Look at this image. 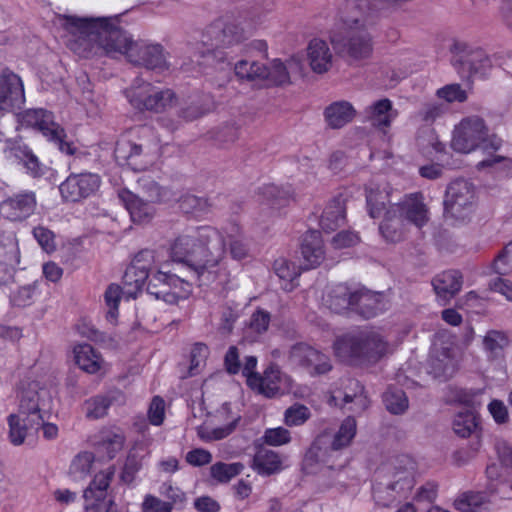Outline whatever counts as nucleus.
<instances>
[{
	"label": "nucleus",
	"mask_w": 512,
	"mask_h": 512,
	"mask_svg": "<svg viewBox=\"0 0 512 512\" xmlns=\"http://www.w3.org/2000/svg\"><path fill=\"white\" fill-rule=\"evenodd\" d=\"M58 24L67 32V45L83 58L105 54L124 55L131 63L148 69H164L166 60L158 44L133 41L118 25L117 17H77L61 15Z\"/></svg>",
	"instance_id": "1"
},
{
	"label": "nucleus",
	"mask_w": 512,
	"mask_h": 512,
	"mask_svg": "<svg viewBox=\"0 0 512 512\" xmlns=\"http://www.w3.org/2000/svg\"><path fill=\"white\" fill-rule=\"evenodd\" d=\"M169 254L173 262L188 267L200 285H208L216 279L225 244L212 226L188 227L171 242Z\"/></svg>",
	"instance_id": "2"
},
{
	"label": "nucleus",
	"mask_w": 512,
	"mask_h": 512,
	"mask_svg": "<svg viewBox=\"0 0 512 512\" xmlns=\"http://www.w3.org/2000/svg\"><path fill=\"white\" fill-rule=\"evenodd\" d=\"M501 146L502 140L495 135H489L484 121L477 116L462 119L455 126L451 140V147L459 153L468 154L477 148L481 149L484 158L477 163L478 170L492 168L494 171L510 175L512 159L495 155Z\"/></svg>",
	"instance_id": "3"
},
{
	"label": "nucleus",
	"mask_w": 512,
	"mask_h": 512,
	"mask_svg": "<svg viewBox=\"0 0 512 512\" xmlns=\"http://www.w3.org/2000/svg\"><path fill=\"white\" fill-rule=\"evenodd\" d=\"M334 354L350 364H370L390 352V346L378 331H360L338 337L333 345Z\"/></svg>",
	"instance_id": "4"
},
{
	"label": "nucleus",
	"mask_w": 512,
	"mask_h": 512,
	"mask_svg": "<svg viewBox=\"0 0 512 512\" xmlns=\"http://www.w3.org/2000/svg\"><path fill=\"white\" fill-rule=\"evenodd\" d=\"M129 103L138 110L156 113L165 112L175 106L176 94L171 89H161L141 78H136L125 90Z\"/></svg>",
	"instance_id": "5"
},
{
	"label": "nucleus",
	"mask_w": 512,
	"mask_h": 512,
	"mask_svg": "<svg viewBox=\"0 0 512 512\" xmlns=\"http://www.w3.org/2000/svg\"><path fill=\"white\" fill-rule=\"evenodd\" d=\"M18 120L23 127L41 132L62 153L67 155L75 154L76 148L74 144L66 140L65 130L55 122L51 112L42 108L28 109L18 115Z\"/></svg>",
	"instance_id": "6"
},
{
	"label": "nucleus",
	"mask_w": 512,
	"mask_h": 512,
	"mask_svg": "<svg viewBox=\"0 0 512 512\" xmlns=\"http://www.w3.org/2000/svg\"><path fill=\"white\" fill-rule=\"evenodd\" d=\"M476 203L475 186L467 180H455L446 189L444 198L445 218L454 222H465L474 213Z\"/></svg>",
	"instance_id": "7"
},
{
	"label": "nucleus",
	"mask_w": 512,
	"mask_h": 512,
	"mask_svg": "<svg viewBox=\"0 0 512 512\" xmlns=\"http://www.w3.org/2000/svg\"><path fill=\"white\" fill-rule=\"evenodd\" d=\"M356 429V420L349 416L341 423L329 446H327L328 439L326 435L318 436L305 454V467L308 469L317 463L328 464L334 453L350 445L356 435Z\"/></svg>",
	"instance_id": "8"
},
{
	"label": "nucleus",
	"mask_w": 512,
	"mask_h": 512,
	"mask_svg": "<svg viewBox=\"0 0 512 512\" xmlns=\"http://www.w3.org/2000/svg\"><path fill=\"white\" fill-rule=\"evenodd\" d=\"M149 278V274L145 269L131 266L126 269L123 276L124 289L117 284H111L105 291L104 300L108 307L106 318L114 324L118 318V306L121 300V295L124 294L128 299L136 298Z\"/></svg>",
	"instance_id": "9"
},
{
	"label": "nucleus",
	"mask_w": 512,
	"mask_h": 512,
	"mask_svg": "<svg viewBox=\"0 0 512 512\" xmlns=\"http://www.w3.org/2000/svg\"><path fill=\"white\" fill-rule=\"evenodd\" d=\"M51 405V390L37 381H32L21 391L18 412L26 416L31 426H38Z\"/></svg>",
	"instance_id": "10"
},
{
	"label": "nucleus",
	"mask_w": 512,
	"mask_h": 512,
	"mask_svg": "<svg viewBox=\"0 0 512 512\" xmlns=\"http://www.w3.org/2000/svg\"><path fill=\"white\" fill-rule=\"evenodd\" d=\"M147 291L156 299L174 304L180 299L187 298L192 289L188 281L181 279L175 274H170L164 270V267H161V269L150 276Z\"/></svg>",
	"instance_id": "11"
},
{
	"label": "nucleus",
	"mask_w": 512,
	"mask_h": 512,
	"mask_svg": "<svg viewBox=\"0 0 512 512\" xmlns=\"http://www.w3.org/2000/svg\"><path fill=\"white\" fill-rule=\"evenodd\" d=\"M461 353L452 340L437 337L432 345L429 357V373L434 378L447 380L459 367Z\"/></svg>",
	"instance_id": "12"
},
{
	"label": "nucleus",
	"mask_w": 512,
	"mask_h": 512,
	"mask_svg": "<svg viewBox=\"0 0 512 512\" xmlns=\"http://www.w3.org/2000/svg\"><path fill=\"white\" fill-rule=\"evenodd\" d=\"M249 387L267 398L293 392V379L277 366H268L262 375L250 376Z\"/></svg>",
	"instance_id": "13"
},
{
	"label": "nucleus",
	"mask_w": 512,
	"mask_h": 512,
	"mask_svg": "<svg viewBox=\"0 0 512 512\" xmlns=\"http://www.w3.org/2000/svg\"><path fill=\"white\" fill-rule=\"evenodd\" d=\"M98 174L91 172L72 173L63 181L59 190L66 201L76 202L92 196L100 187Z\"/></svg>",
	"instance_id": "14"
},
{
	"label": "nucleus",
	"mask_w": 512,
	"mask_h": 512,
	"mask_svg": "<svg viewBox=\"0 0 512 512\" xmlns=\"http://www.w3.org/2000/svg\"><path fill=\"white\" fill-rule=\"evenodd\" d=\"M25 103L24 84L9 68L0 71V111L14 112Z\"/></svg>",
	"instance_id": "15"
},
{
	"label": "nucleus",
	"mask_w": 512,
	"mask_h": 512,
	"mask_svg": "<svg viewBox=\"0 0 512 512\" xmlns=\"http://www.w3.org/2000/svg\"><path fill=\"white\" fill-rule=\"evenodd\" d=\"M390 208L395 209L403 221H407L419 229L429 221V210L421 193L405 195L401 202Z\"/></svg>",
	"instance_id": "16"
},
{
	"label": "nucleus",
	"mask_w": 512,
	"mask_h": 512,
	"mask_svg": "<svg viewBox=\"0 0 512 512\" xmlns=\"http://www.w3.org/2000/svg\"><path fill=\"white\" fill-rule=\"evenodd\" d=\"M218 231L225 244V253L229 251L232 259L241 261L249 257L250 247L238 223L228 222Z\"/></svg>",
	"instance_id": "17"
},
{
	"label": "nucleus",
	"mask_w": 512,
	"mask_h": 512,
	"mask_svg": "<svg viewBox=\"0 0 512 512\" xmlns=\"http://www.w3.org/2000/svg\"><path fill=\"white\" fill-rule=\"evenodd\" d=\"M330 401L342 407L350 404L348 410L354 413H361L369 406V399L363 386L355 379H348L344 391H335Z\"/></svg>",
	"instance_id": "18"
},
{
	"label": "nucleus",
	"mask_w": 512,
	"mask_h": 512,
	"mask_svg": "<svg viewBox=\"0 0 512 512\" xmlns=\"http://www.w3.org/2000/svg\"><path fill=\"white\" fill-rule=\"evenodd\" d=\"M306 58L310 69L315 74H325L331 70L334 63V54L327 41L313 38L306 48Z\"/></svg>",
	"instance_id": "19"
},
{
	"label": "nucleus",
	"mask_w": 512,
	"mask_h": 512,
	"mask_svg": "<svg viewBox=\"0 0 512 512\" xmlns=\"http://www.w3.org/2000/svg\"><path fill=\"white\" fill-rule=\"evenodd\" d=\"M115 156L128 162L134 170H146L157 158L156 153L144 152L143 146L122 139L117 142Z\"/></svg>",
	"instance_id": "20"
},
{
	"label": "nucleus",
	"mask_w": 512,
	"mask_h": 512,
	"mask_svg": "<svg viewBox=\"0 0 512 512\" xmlns=\"http://www.w3.org/2000/svg\"><path fill=\"white\" fill-rule=\"evenodd\" d=\"M36 207V197L31 191H24L4 200L0 212L11 221H21L33 214Z\"/></svg>",
	"instance_id": "21"
},
{
	"label": "nucleus",
	"mask_w": 512,
	"mask_h": 512,
	"mask_svg": "<svg viewBox=\"0 0 512 512\" xmlns=\"http://www.w3.org/2000/svg\"><path fill=\"white\" fill-rule=\"evenodd\" d=\"M415 469L416 465L412 458L405 455L398 457L390 472L391 480L388 488L398 493L410 491L415 482Z\"/></svg>",
	"instance_id": "22"
},
{
	"label": "nucleus",
	"mask_w": 512,
	"mask_h": 512,
	"mask_svg": "<svg viewBox=\"0 0 512 512\" xmlns=\"http://www.w3.org/2000/svg\"><path fill=\"white\" fill-rule=\"evenodd\" d=\"M73 357L75 364L88 374H105L109 369L100 352L90 344L82 343L75 345Z\"/></svg>",
	"instance_id": "23"
},
{
	"label": "nucleus",
	"mask_w": 512,
	"mask_h": 512,
	"mask_svg": "<svg viewBox=\"0 0 512 512\" xmlns=\"http://www.w3.org/2000/svg\"><path fill=\"white\" fill-rule=\"evenodd\" d=\"M301 255L303 269L319 266L325 258L324 244L319 231L309 230L301 238Z\"/></svg>",
	"instance_id": "24"
},
{
	"label": "nucleus",
	"mask_w": 512,
	"mask_h": 512,
	"mask_svg": "<svg viewBox=\"0 0 512 512\" xmlns=\"http://www.w3.org/2000/svg\"><path fill=\"white\" fill-rule=\"evenodd\" d=\"M493 69L491 58L483 50H474L467 54L460 62L458 71L462 77L486 78Z\"/></svg>",
	"instance_id": "25"
},
{
	"label": "nucleus",
	"mask_w": 512,
	"mask_h": 512,
	"mask_svg": "<svg viewBox=\"0 0 512 512\" xmlns=\"http://www.w3.org/2000/svg\"><path fill=\"white\" fill-rule=\"evenodd\" d=\"M20 262L18 244L13 237L0 241V286L11 283Z\"/></svg>",
	"instance_id": "26"
},
{
	"label": "nucleus",
	"mask_w": 512,
	"mask_h": 512,
	"mask_svg": "<svg viewBox=\"0 0 512 512\" xmlns=\"http://www.w3.org/2000/svg\"><path fill=\"white\" fill-rule=\"evenodd\" d=\"M365 119L375 128L385 130L391 126L398 117V111L388 98L372 102L364 110Z\"/></svg>",
	"instance_id": "27"
},
{
	"label": "nucleus",
	"mask_w": 512,
	"mask_h": 512,
	"mask_svg": "<svg viewBox=\"0 0 512 512\" xmlns=\"http://www.w3.org/2000/svg\"><path fill=\"white\" fill-rule=\"evenodd\" d=\"M356 114L355 107L346 100L334 101L323 111L325 123L331 129L343 128L354 120Z\"/></svg>",
	"instance_id": "28"
},
{
	"label": "nucleus",
	"mask_w": 512,
	"mask_h": 512,
	"mask_svg": "<svg viewBox=\"0 0 512 512\" xmlns=\"http://www.w3.org/2000/svg\"><path fill=\"white\" fill-rule=\"evenodd\" d=\"M352 299H354L355 302L352 306V311L360 314L364 318H372L385 308L383 296L365 288L354 290Z\"/></svg>",
	"instance_id": "29"
},
{
	"label": "nucleus",
	"mask_w": 512,
	"mask_h": 512,
	"mask_svg": "<svg viewBox=\"0 0 512 512\" xmlns=\"http://www.w3.org/2000/svg\"><path fill=\"white\" fill-rule=\"evenodd\" d=\"M301 72V58L297 55H293L285 65L281 60L275 59L271 62L270 66L265 65V75L263 81L267 85H283L290 81L289 71Z\"/></svg>",
	"instance_id": "30"
},
{
	"label": "nucleus",
	"mask_w": 512,
	"mask_h": 512,
	"mask_svg": "<svg viewBox=\"0 0 512 512\" xmlns=\"http://www.w3.org/2000/svg\"><path fill=\"white\" fill-rule=\"evenodd\" d=\"M119 200L123 203L134 223L149 221L154 215V207L150 202L143 201L128 190L119 192Z\"/></svg>",
	"instance_id": "31"
},
{
	"label": "nucleus",
	"mask_w": 512,
	"mask_h": 512,
	"mask_svg": "<svg viewBox=\"0 0 512 512\" xmlns=\"http://www.w3.org/2000/svg\"><path fill=\"white\" fill-rule=\"evenodd\" d=\"M352 296H354V290L352 291L347 285L340 283L329 288L323 301L331 311L343 313L348 310L352 311V306L355 304Z\"/></svg>",
	"instance_id": "32"
},
{
	"label": "nucleus",
	"mask_w": 512,
	"mask_h": 512,
	"mask_svg": "<svg viewBox=\"0 0 512 512\" xmlns=\"http://www.w3.org/2000/svg\"><path fill=\"white\" fill-rule=\"evenodd\" d=\"M116 468L110 465L96 473L84 491L85 499H114L108 492L110 484L115 476Z\"/></svg>",
	"instance_id": "33"
},
{
	"label": "nucleus",
	"mask_w": 512,
	"mask_h": 512,
	"mask_svg": "<svg viewBox=\"0 0 512 512\" xmlns=\"http://www.w3.org/2000/svg\"><path fill=\"white\" fill-rule=\"evenodd\" d=\"M251 468L261 476H270L281 472L284 466L277 452L260 448L253 457Z\"/></svg>",
	"instance_id": "34"
},
{
	"label": "nucleus",
	"mask_w": 512,
	"mask_h": 512,
	"mask_svg": "<svg viewBox=\"0 0 512 512\" xmlns=\"http://www.w3.org/2000/svg\"><path fill=\"white\" fill-rule=\"evenodd\" d=\"M253 24L254 20L252 17L249 19L247 17H241V19L226 22L221 33V45L231 46L241 43L248 37L253 28Z\"/></svg>",
	"instance_id": "35"
},
{
	"label": "nucleus",
	"mask_w": 512,
	"mask_h": 512,
	"mask_svg": "<svg viewBox=\"0 0 512 512\" xmlns=\"http://www.w3.org/2000/svg\"><path fill=\"white\" fill-rule=\"evenodd\" d=\"M462 284V275L457 270L444 271L432 281L436 294L444 300L454 297L461 290Z\"/></svg>",
	"instance_id": "36"
},
{
	"label": "nucleus",
	"mask_w": 512,
	"mask_h": 512,
	"mask_svg": "<svg viewBox=\"0 0 512 512\" xmlns=\"http://www.w3.org/2000/svg\"><path fill=\"white\" fill-rule=\"evenodd\" d=\"M379 231L385 241L396 243L404 239L407 228L403 219L397 215L396 210L389 208L385 212Z\"/></svg>",
	"instance_id": "37"
},
{
	"label": "nucleus",
	"mask_w": 512,
	"mask_h": 512,
	"mask_svg": "<svg viewBox=\"0 0 512 512\" xmlns=\"http://www.w3.org/2000/svg\"><path fill=\"white\" fill-rule=\"evenodd\" d=\"M345 222V204L341 197L334 198L324 208L319 225L326 232L334 231Z\"/></svg>",
	"instance_id": "38"
},
{
	"label": "nucleus",
	"mask_w": 512,
	"mask_h": 512,
	"mask_svg": "<svg viewBox=\"0 0 512 512\" xmlns=\"http://www.w3.org/2000/svg\"><path fill=\"white\" fill-rule=\"evenodd\" d=\"M366 202L369 215L378 218L386 210L389 199V186L387 184L370 183L366 188Z\"/></svg>",
	"instance_id": "39"
},
{
	"label": "nucleus",
	"mask_w": 512,
	"mask_h": 512,
	"mask_svg": "<svg viewBox=\"0 0 512 512\" xmlns=\"http://www.w3.org/2000/svg\"><path fill=\"white\" fill-rule=\"evenodd\" d=\"M302 266L296 265L295 262L285 258H277L273 263V271L281 281V287L286 291H291L297 285V278L300 276Z\"/></svg>",
	"instance_id": "40"
},
{
	"label": "nucleus",
	"mask_w": 512,
	"mask_h": 512,
	"mask_svg": "<svg viewBox=\"0 0 512 512\" xmlns=\"http://www.w3.org/2000/svg\"><path fill=\"white\" fill-rule=\"evenodd\" d=\"M122 396L120 391H111L105 395H97L86 400L84 403L86 417L91 419L104 417L111 404Z\"/></svg>",
	"instance_id": "41"
},
{
	"label": "nucleus",
	"mask_w": 512,
	"mask_h": 512,
	"mask_svg": "<svg viewBox=\"0 0 512 512\" xmlns=\"http://www.w3.org/2000/svg\"><path fill=\"white\" fill-rule=\"evenodd\" d=\"M17 163L25 168L27 174L34 178L42 177L46 167L27 146H17L11 150Z\"/></svg>",
	"instance_id": "42"
},
{
	"label": "nucleus",
	"mask_w": 512,
	"mask_h": 512,
	"mask_svg": "<svg viewBox=\"0 0 512 512\" xmlns=\"http://www.w3.org/2000/svg\"><path fill=\"white\" fill-rule=\"evenodd\" d=\"M490 499L485 492H464L458 495L453 503L460 512H478L487 507Z\"/></svg>",
	"instance_id": "43"
},
{
	"label": "nucleus",
	"mask_w": 512,
	"mask_h": 512,
	"mask_svg": "<svg viewBox=\"0 0 512 512\" xmlns=\"http://www.w3.org/2000/svg\"><path fill=\"white\" fill-rule=\"evenodd\" d=\"M8 423V439L14 446H20L25 442L27 437L28 428L31 426L28 419L20 412L11 413L7 417ZM38 426H35L37 428Z\"/></svg>",
	"instance_id": "44"
},
{
	"label": "nucleus",
	"mask_w": 512,
	"mask_h": 512,
	"mask_svg": "<svg viewBox=\"0 0 512 512\" xmlns=\"http://www.w3.org/2000/svg\"><path fill=\"white\" fill-rule=\"evenodd\" d=\"M265 65L258 61L242 59L235 63L234 73L242 81H263Z\"/></svg>",
	"instance_id": "45"
},
{
	"label": "nucleus",
	"mask_w": 512,
	"mask_h": 512,
	"mask_svg": "<svg viewBox=\"0 0 512 512\" xmlns=\"http://www.w3.org/2000/svg\"><path fill=\"white\" fill-rule=\"evenodd\" d=\"M95 456L92 452L82 451L78 453L71 461L69 466V475L75 481L86 479L93 468Z\"/></svg>",
	"instance_id": "46"
},
{
	"label": "nucleus",
	"mask_w": 512,
	"mask_h": 512,
	"mask_svg": "<svg viewBox=\"0 0 512 512\" xmlns=\"http://www.w3.org/2000/svg\"><path fill=\"white\" fill-rule=\"evenodd\" d=\"M453 431L462 438L478 433L479 421L472 411H463L456 414L452 423Z\"/></svg>",
	"instance_id": "47"
},
{
	"label": "nucleus",
	"mask_w": 512,
	"mask_h": 512,
	"mask_svg": "<svg viewBox=\"0 0 512 512\" xmlns=\"http://www.w3.org/2000/svg\"><path fill=\"white\" fill-rule=\"evenodd\" d=\"M124 435L119 431L103 430L101 432L99 449L105 451L108 459H113L124 445Z\"/></svg>",
	"instance_id": "48"
},
{
	"label": "nucleus",
	"mask_w": 512,
	"mask_h": 512,
	"mask_svg": "<svg viewBox=\"0 0 512 512\" xmlns=\"http://www.w3.org/2000/svg\"><path fill=\"white\" fill-rule=\"evenodd\" d=\"M386 409L392 414H401L408 408V399L405 393L398 388H388L383 395Z\"/></svg>",
	"instance_id": "49"
},
{
	"label": "nucleus",
	"mask_w": 512,
	"mask_h": 512,
	"mask_svg": "<svg viewBox=\"0 0 512 512\" xmlns=\"http://www.w3.org/2000/svg\"><path fill=\"white\" fill-rule=\"evenodd\" d=\"M270 313L263 310L257 309L250 317L247 328L246 337L254 340L258 335L263 334L267 331L270 323Z\"/></svg>",
	"instance_id": "50"
},
{
	"label": "nucleus",
	"mask_w": 512,
	"mask_h": 512,
	"mask_svg": "<svg viewBox=\"0 0 512 512\" xmlns=\"http://www.w3.org/2000/svg\"><path fill=\"white\" fill-rule=\"evenodd\" d=\"M317 357H319L318 350L304 343L295 344L291 348L289 354V360L291 364L304 367L306 369L308 367V363Z\"/></svg>",
	"instance_id": "51"
},
{
	"label": "nucleus",
	"mask_w": 512,
	"mask_h": 512,
	"mask_svg": "<svg viewBox=\"0 0 512 512\" xmlns=\"http://www.w3.org/2000/svg\"><path fill=\"white\" fill-rule=\"evenodd\" d=\"M244 469V465L242 463H230L226 464L223 462H217L213 464L210 468L211 476L219 482L227 483L233 477L239 475Z\"/></svg>",
	"instance_id": "52"
},
{
	"label": "nucleus",
	"mask_w": 512,
	"mask_h": 512,
	"mask_svg": "<svg viewBox=\"0 0 512 512\" xmlns=\"http://www.w3.org/2000/svg\"><path fill=\"white\" fill-rule=\"evenodd\" d=\"M180 209L195 217H201L209 210V204L206 199L195 195H185L179 201Z\"/></svg>",
	"instance_id": "53"
},
{
	"label": "nucleus",
	"mask_w": 512,
	"mask_h": 512,
	"mask_svg": "<svg viewBox=\"0 0 512 512\" xmlns=\"http://www.w3.org/2000/svg\"><path fill=\"white\" fill-rule=\"evenodd\" d=\"M490 268L494 273L499 275L512 273V241L495 257Z\"/></svg>",
	"instance_id": "54"
},
{
	"label": "nucleus",
	"mask_w": 512,
	"mask_h": 512,
	"mask_svg": "<svg viewBox=\"0 0 512 512\" xmlns=\"http://www.w3.org/2000/svg\"><path fill=\"white\" fill-rule=\"evenodd\" d=\"M483 345L486 352L496 357L508 345V338L502 332L489 331L483 339Z\"/></svg>",
	"instance_id": "55"
},
{
	"label": "nucleus",
	"mask_w": 512,
	"mask_h": 512,
	"mask_svg": "<svg viewBox=\"0 0 512 512\" xmlns=\"http://www.w3.org/2000/svg\"><path fill=\"white\" fill-rule=\"evenodd\" d=\"M311 416L309 408L302 404H294L286 409L284 422L288 426L303 425Z\"/></svg>",
	"instance_id": "56"
},
{
	"label": "nucleus",
	"mask_w": 512,
	"mask_h": 512,
	"mask_svg": "<svg viewBox=\"0 0 512 512\" xmlns=\"http://www.w3.org/2000/svg\"><path fill=\"white\" fill-rule=\"evenodd\" d=\"M436 96L447 103H461L466 101L468 98L466 90H464L458 83L447 84L439 88L436 91Z\"/></svg>",
	"instance_id": "57"
},
{
	"label": "nucleus",
	"mask_w": 512,
	"mask_h": 512,
	"mask_svg": "<svg viewBox=\"0 0 512 512\" xmlns=\"http://www.w3.org/2000/svg\"><path fill=\"white\" fill-rule=\"evenodd\" d=\"M263 194L273 207L278 208L291 199L294 193L290 188H280L271 184L264 188Z\"/></svg>",
	"instance_id": "58"
},
{
	"label": "nucleus",
	"mask_w": 512,
	"mask_h": 512,
	"mask_svg": "<svg viewBox=\"0 0 512 512\" xmlns=\"http://www.w3.org/2000/svg\"><path fill=\"white\" fill-rule=\"evenodd\" d=\"M212 109V102L206 98L202 102H192L180 110L179 116L186 122L193 121L207 114Z\"/></svg>",
	"instance_id": "59"
},
{
	"label": "nucleus",
	"mask_w": 512,
	"mask_h": 512,
	"mask_svg": "<svg viewBox=\"0 0 512 512\" xmlns=\"http://www.w3.org/2000/svg\"><path fill=\"white\" fill-rule=\"evenodd\" d=\"M209 355V348L203 343H196L190 353V376L196 375L199 370L205 365Z\"/></svg>",
	"instance_id": "60"
},
{
	"label": "nucleus",
	"mask_w": 512,
	"mask_h": 512,
	"mask_svg": "<svg viewBox=\"0 0 512 512\" xmlns=\"http://www.w3.org/2000/svg\"><path fill=\"white\" fill-rule=\"evenodd\" d=\"M447 112V107L438 102H428L419 111V117L426 123H433Z\"/></svg>",
	"instance_id": "61"
},
{
	"label": "nucleus",
	"mask_w": 512,
	"mask_h": 512,
	"mask_svg": "<svg viewBox=\"0 0 512 512\" xmlns=\"http://www.w3.org/2000/svg\"><path fill=\"white\" fill-rule=\"evenodd\" d=\"M263 440L270 446H281L291 441V435L284 427L269 428L265 430Z\"/></svg>",
	"instance_id": "62"
},
{
	"label": "nucleus",
	"mask_w": 512,
	"mask_h": 512,
	"mask_svg": "<svg viewBox=\"0 0 512 512\" xmlns=\"http://www.w3.org/2000/svg\"><path fill=\"white\" fill-rule=\"evenodd\" d=\"M159 493L167 499L166 502L171 504L172 509L176 505L183 504L186 500L185 493L170 482H164L159 488Z\"/></svg>",
	"instance_id": "63"
},
{
	"label": "nucleus",
	"mask_w": 512,
	"mask_h": 512,
	"mask_svg": "<svg viewBox=\"0 0 512 512\" xmlns=\"http://www.w3.org/2000/svg\"><path fill=\"white\" fill-rule=\"evenodd\" d=\"M141 509L143 512H172L170 503L151 494L145 495Z\"/></svg>",
	"instance_id": "64"
}]
</instances>
